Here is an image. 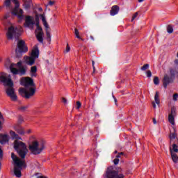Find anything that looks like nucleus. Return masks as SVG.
Returning <instances> with one entry per match:
<instances>
[{"instance_id":"obj_19","label":"nucleus","mask_w":178,"mask_h":178,"mask_svg":"<svg viewBox=\"0 0 178 178\" xmlns=\"http://www.w3.org/2000/svg\"><path fill=\"white\" fill-rule=\"evenodd\" d=\"M170 152L171 154V157H172V159L174 163H178L177 154H176V153H175V152H173V151H172V148H170Z\"/></svg>"},{"instance_id":"obj_46","label":"nucleus","mask_w":178,"mask_h":178,"mask_svg":"<svg viewBox=\"0 0 178 178\" xmlns=\"http://www.w3.org/2000/svg\"><path fill=\"white\" fill-rule=\"evenodd\" d=\"M31 77H37V72H31Z\"/></svg>"},{"instance_id":"obj_55","label":"nucleus","mask_w":178,"mask_h":178,"mask_svg":"<svg viewBox=\"0 0 178 178\" xmlns=\"http://www.w3.org/2000/svg\"><path fill=\"white\" fill-rule=\"evenodd\" d=\"M138 2L139 3L144 2V0H138Z\"/></svg>"},{"instance_id":"obj_33","label":"nucleus","mask_w":178,"mask_h":178,"mask_svg":"<svg viewBox=\"0 0 178 178\" xmlns=\"http://www.w3.org/2000/svg\"><path fill=\"white\" fill-rule=\"evenodd\" d=\"M5 6L7 8H9L10 6V0H6L5 1Z\"/></svg>"},{"instance_id":"obj_42","label":"nucleus","mask_w":178,"mask_h":178,"mask_svg":"<svg viewBox=\"0 0 178 178\" xmlns=\"http://www.w3.org/2000/svg\"><path fill=\"white\" fill-rule=\"evenodd\" d=\"M70 47L69 46V44H67L65 52H70Z\"/></svg>"},{"instance_id":"obj_40","label":"nucleus","mask_w":178,"mask_h":178,"mask_svg":"<svg viewBox=\"0 0 178 178\" xmlns=\"http://www.w3.org/2000/svg\"><path fill=\"white\" fill-rule=\"evenodd\" d=\"M138 16V13H135L132 17L131 22H133V20H134V19H136V17H137Z\"/></svg>"},{"instance_id":"obj_10","label":"nucleus","mask_w":178,"mask_h":178,"mask_svg":"<svg viewBox=\"0 0 178 178\" xmlns=\"http://www.w3.org/2000/svg\"><path fill=\"white\" fill-rule=\"evenodd\" d=\"M104 178H124V175L119 174V172L113 170L112 168H108Z\"/></svg>"},{"instance_id":"obj_43","label":"nucleus","mask_w":178,"mask_h":178,"mask_svg":"<svg viewBox=\"0 0 178 178\" xmlns=\"http://www.w3.org/2000/svg\"><path fill=\"white\" fill-rule=\"evenodd\" d=\"M119 159H115L114 160H113V162H114V165H118V163H119Z\"/></svg>"},{"instance_id":"obj_21","label":"nucleus","mask_w":178,"mask_h":178,"mask_svg":"<svg viewBox=\"0 0 178 178\" xmlns=\"http://www.w3.org/2000/svg\"><path fill=\"white\" fill-rule=\"evenodd\" d=\"M10 134L12 137V138L15 139V140H22V138L16 134V132L13 131H10Z\"/></svg>"},{"instance_id":"obj_53","label":"nucleus","mask_w":178,"mask_h":178,"mask_svg":"<svg viewBox=\"0 0 178 178\" xmlns=\"http://www.w3.org/2000/svg\"><path fill=\"white\" fill-rule=\"evenodd\" d=\"M38 178H48V177H44V176H40V177H38Z\"/></svg>"},{"instance_id":"obj_59","label":"nucleus","mask_w":178,"mask_h":178,"mask_svg":"<svg viewBox=\"0 0 178 178\" xmlns=\"http://www.w3.org/2000/svg\"><path fill=\"white\" fill-rule=\"evenodd\" d=\"M39 10H42V8H39Z\"/></svg>"},{"instance_id":"obj_56","label":"nucleus","mask_w":178,"mask_h":178,"mask_svg":"<svg viewBox=\"0 0 178 178\" xmlns=\"http://www.w3.org/2000/svg\"><path fill=\"white\" fill-rule=\"evenodd\" d=\"M153 122H154V124H156V120H155V119L153 120Z\"/></svg>"},{"instance_id":"obj_52","label":"nucleus","mask_w":178,"mask_h":178,"mask_svg":"<svg viewBox=\"0 0 178 178\" xmlns=\"http://www.w3.org/2000/svg\"><path fill=\"white\" fill-rule=\"evenodd\" d=\"M118 154H120V156H122V155H124V153H123V152H120V153H118Z\"/></svg>"},{"instance_id":"obj_38","label":"nucleus","mask_w":178,"mask_h":178,"mask_svg":"<svg viewBox=\"0 0 178 178\" xmlns=\"http://www.w3.org/2000/svg\"><path fill=\"white\" fill-rule=\"evenodd\" d=\"M43 25L44 26L46 31L48 30V29H49V25H48V22H44Z\"/></svg>"},{"instance_id":"obj_30","label":"nucleus","mask_w":178,"mask_h":178,"mask_svg":"<svg viewBox=\"0 0 178 178\" xmlns=\"http://www.w3.org/2000/svg\"><path fill=\"white\" fill-rule=\"evenodd\" d=\"M31 73H37V66H33L31 67Z\"/></svg>"},{"instance_id":"obj_60","label":"nucleus","mask_w":178,"mask_h":178,"mask_svg":"<svg viewBox=\"0 0 178 178\" xmlns=\"http://www.w3.org/2000/svg\"><path fill=\"white\" fill-rule=\"evenodd\" d=\"M114 152H115V154H118V151H116V150Z\"/></svg>"},{"instance_id":"obj_24","label":"nucleus","mask_w":178,"mask_h":178,"mask_svg":"<svg viewBox=\"0 0 178 178\" xmlns=\"http://www.w3.org/2000/svg\"><path fill=\"white\" fill-rule=\"evenodd\" d=\"M154 101L157 105H159V104H161V100H159V92H156V94L154 95Z\"/></svg>"},{"instance_id":"obj_15","label":"nucleus","mask_w":178,"mask_h":178,"mask_svg":"<svg viewBox=\"0 0 178 178\" xmlns=\"http://www.w3.org/2000/svg\"><path fill=\"white\" fill-rule=\"evenodd\" d=\"M9 143V135L0 134V144H6Z\"/></svg>"},{"instance_id":"obj_31","label":"nucleus","mask_w":178,"mask_h":178,"mask_svg":"<svg viewBox=\"0 0 178 178\" xmlns=\"http://www.w3.org/2000/svg\"><path fill=\"white\" fill-rule=\"evenodd\" d=\"M40 16L41 17L42 23L47 22V19H45V15H44L43 14H41Z\"/></svg>"},{"instance_id":"obj_12","label":"nucleus","mask_w":178,"mask_h":178,"mask_svg":"<svg viewBox=\"0 0 178 178\" xmlns=\"http://www.w3.org/2000/svg\"><path fill=\"white\" fill-rule=\"evenodd\" d=\"M34 24H35V21H34V17L30 15H27L25 17V22L24 24V27H29V29L33 30Z\"/></svg>"},{"instance_id":"obj_37","label":"nucleus","mask_w":178,"mask_h":178,"mask_svg":"<svg viewBox=\"0 0 178 178\" xmlns=\"http://www.w3.org/2000/svg\"><path fill=\"white\" fill-rule=\"evenodd\" d=\"M46 35H47V38H49V40H51V33H49V31H48L47 29L46 31Z\"/></svg>"},{"instance_id":"obj_8","label":"nucleus","mask_w":178,"mask_h":178,"mask_svg":"<svg viewBox=\"0 0 178 178\" xmlns=\"http://www.w3.org/2000/svg\"><path fill=\"white\" fill-rule=\"evenodd\" d=\"M35 26L37 27L36 30L35 31L36 38L39 42H44V38L42 35H44V32L42 31V28L40 26V18L38 16L35 17Z\"/></svg>"},{"instance_id":"obj_51","label":"nucleus","mask_w":178,"mask_h":178,"mask_svg":"<svg viewBox=\"0 0 178 178\" xmlns=\"http://www.w3.org/2000/svg\"><path fill=\"white\" fill-rule=\"evenodd\" d=\"M120 156H121L120 154H118L115 156V158L118 159H119V158H120Z\"/></svg>"},{"instance_id":"obj_57","label":"nucleus","mask_w":178,"mask_h":178,"mask_svg":"<svg viewBox=\"0 0 178 178\" xmlns=\"http://www.w3.org/2000/svg\"><path fill=\"white\" fill-rule=\"evenodd\" d=\"M91 40H94V37L92 35L90 36Z\"/></svg>"},{"instance_id":"obj_35","label":"nucleus","mask_w":178,"mask_h":178,"mask_svg":"<svg viewBox=\"0 0 178 178\" xmlns=\"http://www.w3.org/2000/svg\"><path fill=\"white\" fill-rule=\"evenodd\" d=\"M1 119H3V116L2 113H0V130H2V122H1Z\"/></svg>"},{"instance_id":"obj_39","label":"nucleus","mask_w":178,"mask_h":178,"mask_svg":"<svg viewBox=\"0 0 178 178\" xmlns=\"http://www.w3.org/2000/svg\"><path fill=\"white\" fill-rule=\"evenodd\" d=\"M76 108L77 109H80L81 108V103L80 102H76Z\"/></svg>"},{"instance_id":"obj_20","label":"nucleus","mask_w":178,"mask_h":178,"mask_svg":"<svg viewBox=\"0 0 178 178\" xmlns=\"http://www.w3.org/2000/svg\"><path fill=\"white\" fill-rule=\"evenodd\" d=\"M24 2V8L25 9H30L31 8V0H22Z\"/></svg>"},{"instance_id":"obj_48","label":"nucleus","mask_w":178,"mask_h":178,"mask_svg":"<svg viewBox=\"0 0 178 178\" xmlns=\"http://www.w3.org/2000/svg\"><path fill=\"white\" fill-rule=\"evenodd\" d=\"M152 104L153 108H156V104H155V102H152Z\"/></svg>"},{"instance_id":"obj_32","label":"nucleus","mask_w":178,"mask_h":178,"mask_svg":"<svg viewBox=\"0 0 178 178\" xmlns=\"http://www.w3.org/2000/svg\"><path fill=\"white\" fill-rule=\"evenodd\" d=\"M29 108V106H21L19 107V111H22V112H24V111H26V109H27Z\"/></svg>"},{"instance_id":"obj_18","label":"nucleus","mask_w":178,"mask_h":178,"mask_svg":"<svg viewBox=\"0 0 178 178\" xmlns=\"http://www.w3.org/2000/svg\"><path fill=\"white\" fill-rule=\"evenodd\" d=\"M120 8L118 6H113L111 10H110L111 16H115L119 13Z\"/></svg>"},{"instance_id":"obj_44","label":"nucleus","mask_w":178,"mask_h":178,"mask_svg":"<svg viewBox=\"0 0 178 178\" xmlns=\"http://www.w3.org/2000/svg\"><path fill=\"white\" fill-rule=\"evenodd\" d=\"M48 5L49 6H54V5H55V1H49Z\"/></svg>"},{"instance_id":"obj_26","label":"nucleus","mask_w":178,"mask_h":178,"mask_svg":"<svg viewBox=\"0 0 178 178\" xmlns=\"http://www.w3.org/2000/svg\"><path fill=\"white\" fill-rule=\"evenodd\" d=\"M167 32L168 33V34H172V33H173V26L168 25L167 26Z\"/></svg>"},{"instance_id":"obj_27","label":"nucleus","mask_w":178,"mask_h":178,"mask_svg":"<svg viewBox=\"0 0 178 178\" xmlns=\"http://www.w3.org/2000/svg\"><path fill=\"white\" fill-rule=\"evenodd\" d=\"M153 81L155 86L159 85V78L158 76H154Z\"/></svg>"},{"instance_id":"obj_9","label":"nucleus","mask_w":178,"mask_h":178,"mask_svg":"<svg viewBox=\"0 0 178 178\" xmlns=\"http://www.w3.org/2000/svg\"><path fill=\"white\" fill-rule=\"evenodd\" d=\"M12 1L15 5V7L13 8L12 11V15H14V16H17L18 19L22 20L23 17H24V15H23V10L19 8L20 3H19V1L12 0Z\"/></svg>"},{"instance_id":"obj_5","label":"nucleus","mask_w":178,"mask_h":178,"mask_svg":"<svg viewBox=\"0 0 178 178\" xmlns=\"http://www.w3.org/2000/svg\"><path fill=\"white\" fill-rule=\"evenodd\" d=\"M14 149L22 159H24V158H26V155H27V152H29L26 143L18 140H15L14 141Z\"/></svg>"},{"instance_id":"obj_2","label":"nucleus","mask_w":178,"mask_h":178,"mask_svg":"<svg viewBox=\"0 0 178 178\" xmlns=\"http://www.w3.org/2000/svg\"><path fill=\"white\" fill-rule=\"evenodd\" d=\"M0 81L3 83V86L9 87L6 88V92L11 99V101H17V95L15 92V88H13V81H12V78L10 75L1 72L0 73Z\"/></svg>"},{"instance_id":"obj_22","label":"nucleus","mask_w":178,"mask_h":178,"mask_svg":"<svg viewBox=\"0 0 178 178\" xmlns=\"http://www.w3.org/2000/svg\"><path fill=\"white\" fill-rule=\"evenodd\" d=\"M15 131H17V133H18V134H20L21 136L24 135V129H23L22 127H19L18 128L15 127H14Z\"/></svg>"},{"instance_id":"obj_1","label":"nucleus","mask_w":178,"mask_h":178,"mask_svg":"<svg viewBox=\"0 0 178 178\" xmlns=\"http://www.w3.org/2000/svg\"><path fill=\"white\" fill-rule=\"evenodd\" d=\"M20 84L26 88L31 87L29 88V91H28L27 89L24 88H20L19 89L20 95H22V97L24 98L29 99L31 97H33L34 94H35V84H34V81L33 79L30 77L22 78L20 80Z\"/></svg>"},{"instance_id":"obj_36","label":"nucleus","mask_w":178,"mask_h":178,"mask_svg":"<svg viewBox=\"0 0 178 178\" xmlns=\"http://www.w3.org/2000/svg\"><path fill=\"white\" fill-rule=\"evenodd\" d=\"M3 158V151L2 150V147L0 146V159H2Z\"/></svg>"},{"instance_id":"obj_34","label":"nucleus","mask_w":178,"mask_h":178,"mask_svg":"<svg viewBox=\"0 0 178 178\" xmlns=\"http://www.w3.org/2000/svg\"><path fill=\"white\" fill-rule=\"evenodd\" d=\"M146 74H147V77H152V72H151V70H147V72H146Z\"/></svg>"},{"instance_id":"obj_50","label":"nucleus","mask_w":178,"mask_h":178,"mask_svg":"<svg viewBox=\"0 0 178 178\" xmlns=\"http://www.w3.org/2000/svg\"><path fill=\"white\" fill-rule=\"evenodd\" d=\"M113 99L116 105V103L118 102V99H116V97H115V96H113Z\"/></svg>"},{"instance_id":"obj_4","label":"nucleus","mask_w":178,"mask_h":178,"mask_svg":"<svg viewBox=\"0 0 178 178\" xmlns=\"http://www.w3.org/2000/svg\"><path fill=\"white\" fill-rule=\"evenodd\" d=\"M11 158L15 165L14 167V175L16 177H22V169L24 166V161L20 159L15 153H11Z\"/></svg>"},{"instance_id":"obj_7","label":"nucleus","mask_w":178,"mask_h":178,"mask_svg":"<svg viewBox=\"0 0 178 178\" xmlns=\"http://www.w3.org/2000/svg\"><path fill=\"white\" fill-rule=\"evenodd\" d=\"M27 51H29V49L27 48L24 40H19L15 49L17 58H22V56H23V54H26Z\"/></svg>"},{"instance_id":"obj_61","label":"nucleus","mask_w":178,"mask_h":178,"mask_svg":"<svg viewBox=\"0 0 178 178\" xmlns=\"http://www.w3.org/2000/svg\"><path fill=\"white\" fill-rule=\"evenodd\" d=\"M170 73H172V70L170 71Z\"/></svg>"},{"instance_id":"obj_11","label":"nucleus","mask_w":178,"mask_h":178,"mask_svg":"<svg viewBox=\"0 0 178 178\" xmlns=\"http://www.w3.org/2000/svg\"><path fill=\"white\" fill-rule=\"evenodd\" d=\"M6 37L8 40H13V38H19V33H17V29L11 26L8 28L6 33Z\"/></svg>"},{"instance_id":"obj_29","label":"nucleus","mask_w":178,"mask_h":178,"mask_svg":"<svg viewBox=\"0 0 178 178\" xmlns=\"http://www.w3.org/2000/svg\"><path fill=\"white\" fill-rule=\"evenodd\" d=\"M149 64H145L143 67H141V70H143V72H145V70H147V69H149Z\"/></svg>"},{"instance_id":"obj_41","label":"nucleus","mask_w":178,"mask_h":178,"mask_svg":"<svg viewBox=\"0 0 178 178\" xmlns=\"http://www.w3.org/2000/svg\"><path fill=\"white\" fill-rule=\"evenodd\" d=\"M178 94L175 93L173 95V101H177Z\"/></svg>"},{"instance_id":"obj_6","label":"nucleus","mask_w":178,"mask_h":178,"mask_svg":"<svg viewBox=\"0 0 178 178\" xmlns=\"http://www.w3.org/2000/svg\"><path fill=\"white\" fill-rule=\"evenodd\" d=\"M10 70L13 74L24 76L27 72V66L23 65L22 61H19L17 64L12 63L10 66Z\"/></svg>"},{"instance_id":"obj_54","label":"nucleus","mask_w":178,"mask_h":178,"mask_svg":"<svg viewBox=\"0 0 178 178\" xmlns=\"http://www.w3.org/2000/svg\"><path fill=\"white\" fill-rule=\"evenodd\" d=\"M27 133H28V134H30V133H31V130L29 129V130L27 131Z\"/></svg>"},{"instance_id":"obj_16","label":"nucleus","mask_w":178,"mask_h":178,"mask_svg":"<svg viewBox=\"0 0 178 178\" xmlns=\"http://www.w3.org/2000/svg\"><path fill=\"white\" fill-rule=\"evenodd\" d=\"M39 55L40 50H38V47L35 46L31 53V56L35 59H37L38 58Z\"/></svg>"},{"instance_id":"obj_45","label":"nucleus","mask_w":178,"mask_h":178,"mask_svg":"<svg viewBox=\"0 0 178 178\" xmlns=\"http://www.w3.org/2000/svg\"><path fill=\"white\" fill-rule=\"evenodd\" d=\"M92 67H93V72H95V66L94 65H95V62H94V60L92 61Z\"/></svg>"},{"instance_id":"obj_13","label":"nucleus","mask_w":178,"mask_h":178,"mask_svg":"<svg viewBox=\"0 0 178 178\" xmlns=\"http://www.w3.org/2000/svg\"><path fill=\"white\" fill-rule=\"evenodd\" d=\"M176 108L172 107L171 108V113L168 115V122L172 125H175V118H176Z\"/></svg>"},{"instance_id":"obj_28","label":"nucleus","mask_w":178,"mask_h":178,"mask_svg":"<svg viewBox=\"0 0 178 178\" xmlns=\"http://www.w3.org/2000/svg\"><path fill=\"white\" fill-rule=\"evenodd\" d=\"M171 150L172 151V152H178V147L177 145L176 144H173L172 145V149H171Z\"/></svg>"},{"instance_id":"obj_25","label":"nucleus","mask_w":178,"mask_h":178,"mask_svg":"<svg viewBox=\"0 0 178 178\" xmlns=\"http://www.w3.org/2000/svg\"><path fill=\"white\" fill-rule=\"evenodd\" d=\"M74 34L76 38H78L79 40H81V41H84V39H83L81 36H80V32H79V30L77 29H74Z\"/></svg>"},{"instance_id":"obj_23","label":"nucleus","mask_w":178,"mask_h":178,"mask_svg":"<svg viewBox=\"0 0 178 178\" xmlns=\"http://www.w3.org/2000/svg\"><path fill=\"white\" fill-rule=\"evenodd\" d=\"M173 129H174V132L170 133V141H172V140H175V138H177V134L176 133V128L173 127Z\"/></svg>"},{"instance_id":"obj_3","label":"nucleus","mask_w":178,"mask_h":178,"mask_svg":"<svg viewBox=\"0 0 178 178\" xmlns=\"http://www.w3.org/2000/svg\"><path fill=\"white\" fill-rule=\"evenodd\" d=\"M29 148L33 155H40L45 149V140H35L29 145Z\"/></svg>"},{"instance_id":"obj_58","label":"nucleus","mask_w":178,"mask_h":178,"mask_svg":"<svg viewBox=\"0 0 178 178\" xmlns=\"http://www.w3.org/2000/svg\"><path fill=\"white\" fill-rule=\"evenodd\" d=\"M19 120H21V122H23V118H19Z\"/></svg>"},{"instance_id":"obj_14","label":"nucleus","mask_w":178,"mask_h":178,"mask_svg":"<svg viewBox=\"0 0 178 178\" xmlns=\"http://www.w3.org/2000/svg\"><path fill=\"white\" fill-rule=\"evenodd\" d=\"M170 83H173V78L170 77L168 74H165L163 79V86L164 88H168V86H169Z\"/></svg>"},{"instance_id":"obj_47","label":"nucleus","mask_w":178,"mask_h":178,"mask_svg":"<svg viewBox=\"0 0 178 178\" xmlns=\"http://www.w3.org/2000/svg\"><path fill=\"white\" fill-rule=\"evenodd\" d=\"M63 102L64 103V104H67V100L66 99V98H65V97H63Z\"/></svg>"},{"instance_id":"obj_49","label":"nucleus","mask_w":178,"mask_h":178,"mask_svg":"<svg viewBox=\"0 0 178 178\" xmlns=\"http://www.w3.org/2000/svg\"><path fill=\"white\" fill-rule=\"evenodd\" d=\"M174 63L175 65H177V66H178V59H175Z\"/></svg>"},{"instance_id":"obj_17","label":"nucleus","mask_w":178,"mask_h":178,"mask_svg":"<svg viewBox=\"0 0 178 178\" xmlns=\"http://www.w3.org/2000/svg\"><path fill=\"white\" fill-rule=\"evenodd\" d=\"M25 62L26 65H29V66H33L34 63H35V58L31 56H26L25 58Z\"/></svg>"}]
</instances>
